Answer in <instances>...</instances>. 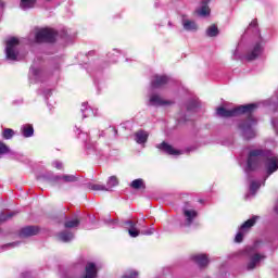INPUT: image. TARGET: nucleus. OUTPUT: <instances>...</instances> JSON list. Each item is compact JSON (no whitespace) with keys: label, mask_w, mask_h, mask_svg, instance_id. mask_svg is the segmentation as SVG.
<instances>
[{"label":"nucleus","mask_w":278,"mask_h":278,"mask_svg":"<svg viewBox=\"0 0 278 278\" xmlns=\"http://www.w3.org/2000/svg\"><path fill=\"white\" fill-rule=\"evenodd\" d=\"M122 278H138V271L130 270L126 275H124Z\"/></svg>","instance_id":"33"},{"label":"nucleus","mask_w":278,"mask_h":278,"mask_svg":"<svg viewBox=\"0 0 278 278\" xmlns=\"http://www.w3.org/2000/svg\"><path fill=\"white\" fill-rule=\"evenodd\" d=\"M85 278H97V265L94 263H88L86 265Z\"/></svg>","instance_id":"14"},{"label":"nucleus","mask_w":278,"mask_h":278,"mask_svg":"<svg viewBox=\"0 0 278 278\" xmlns=\"http://www.w3.org/2000/svg\"><path fill=\"white\" fill-rule=\"evenodd\" d=\"M265 168L267 170V175H273V173H276V170H278V157L269 154L265 160Z\"/></svg>","instance_id":"7"},{"label":"nucleus","mask_w":278,"mask_h":278,"mask_svg":"<svg viewBox=\"0 0 278 278\" xmlns=\"http://www.w3.org/2000/svg\"><path fill=\"white\" fill-rule=\"evenodd\" d=\"M4 153H10V148L0 141V155H4Z\"/></svg>","instance_id":"32"},{"label":"nucleus","mask_w":278,"mask_h":278,"mask_svg":"<svg viewBox=\"0 0 278 278\" xmlns=\"http://www.w3.org/2000/svg\"><path fill=\"white\" fill-rule=\"evenodd\" d=\"M74 236L72 235V232H60L59 233V240H61V242H71V240H73Z\"/></svg>","instance_id":"26"},{"label":"nucleus","mask_w":278,"mask_h":278,"mask_svg":"<svg viewBox=\"0 0 278 278\" xmlns=\"http://www.w3.org/2000/svg\"><path fill=\"white\" fill-rule=\"evenodd\" d=\"M264 162L262 150L251 151L248 159V170H255Z\"/></svg>","instance_id":"3"},{"label":"nucleus","mask_w":278,"mask_h":278,"mask_svg":"<svg viewBox=\"0 0 278 278\" xmlns=\"http://www.w3.org/2000/svg\"><path fill=\"white\" fill-rule=\"evenodd\" d=\"M193 262L195 264H199L201 267L207 266L210 264V260L207 258V255L205 254H197L192 256Z\"/></svg>","instance_id":"13"},{"label":"nucleus","mask_w":278,"mask_h":278,"mask_svg":"<svg viewBox=\"0 0 278 278\" xmlns=\"http://www.w3.org/2000/svg\"><path fill=\"white\" fill-rule=\"evenodd\" d=\"M126 225H128V233L130 238H138V236H140V230L136 228V223L128 220L126 222Z\"/></svg>","instance_id":"16"},{"label":"nucleus","mask_w":278,"mask_h":278,"mask_svg":"<svg viewBox=\"0 0 278 278\" xmlns=\"http://www.w3.org/2000/svg\"><path fill=\"white\" fill-rule=\"evenodd\" d=\"M53 166H54V167H56V168H58V170H62V168H63L62 163H61V162H59V161L53 162Z\"/></svg>","instance_id":"35"},{"label":"nucleus","mask_w":278,"mask_h":278,"mask_svg":"<svg viewBox=\"0 0 278 278\" xmlns=\"http://www.w3.org/2000/svg\"><path fill=\"white\" fill-rule=\"evenodd\" d=\"M12 216H16V213L11 212V213H8V214H4V213L0 214V225L2 223H5V220H10V218H12Z\"/></svg>","instance_id":"30"},{"label":"nucleus","mask_w":278,"mask_h":278,"mask_svg":"<svg viewBox=\"0 0 278 278\" xmlns=\"http://www.w3.org/2000/svg\"><path fill=\"white\" fill-rule=\"evenodd\" d=\"M182 27L187 31H197V29H199V26H197V23H194V21L187 18L182 20Z\"/></svg>","instance_id":"15"},{"label":"nucleus","mask_w":278,"mask_h":278,"mask_svg":"<svg viewBox=\"0 0 278 278\" xmlns=\"http://www.w3.org/2000/svg\"><path fill=\"white\" fill-rule=\"evenodd\" d=\"M168 84V77L166 76H154L152 80V88H162V86Z\"/></svg>","instance_id":"11"},{"label":"nucleus","mask_w":278,"mask_h":278,"mask_svg":"<svg viewBox=\"0 0 278 278\" xmlns=\"http://www.w3.org/2000/svg\"><path fill=\"white\" fill-rule=\"evenodd\" d=\"M257 121L250 116L245 123L240 125V129L243 134V138L245 140H251V138H255V130H253V125H256Z\"/></svg>","instance_id":"4"},{"label":"nucleus","mask_w":278,"mask_h":278,"mask_svg":"<svg viewBox=\"0 0 278 278\" xmlns=\"http://www.w3.org/2000/svg\"><path fill=\"white\" fill-rule=\"evenodd\" d=\"M257 26V20H254L251 22L250 27H256Z\"/></svg>","instance_id":"37"},{"label":"nucleus","mask_w":278,"mask_h":278,"mask_svg":"<svg viewBox=\"0 0 278 278\" xmlns=\"http://www.w3.org/2000/svg\"><path fill=\"white\" fill-rule=\"evenodd\" d=\"M184 214L187 218L188 225H191L192 220H194V218H197V211H194V210H185Z\"/></svg>","instance_id":"23"},{"label":"nucleus","mask_w":278,"mask_h":278,"mask_svg":"<svg viewBox=\"0 0 278 278\" xmlns=\"http://www.w3.org/2000/svg\"><path fill=\"white\" fill-rule=\"evenodd\" d=\"M36 5V0H21L20 7L22 10H29Z\"/></svg>","instance_id":"24"},{"label":"nucleus","mask_w":278,"mask_h":278,"mask_svg":"<svg viewBox=\"0 0 278 278\" xmlns=\"http://www.w3.org/2000/svg\"><path fill=\"white\" fill-rule=\"evenodd\" d=\"M64 227L66 229H75V227H79V219L78 218L70 219L65 222Z\"/></svg>","instance_id":"27"},{"label":"nucleus","mask_w":278,"mask_h":278,"mask_svg":"<svg viewBox=\"0 0 278 278\" xmlns=\"http://www.w3.org/2000/svg\"><path fill=\"white\" fill-rule=\"evenodd\" d=\"M275 211H276L277 214H278V202H277V204H276V206H275Z\"/></svg>","instance_id":"38"},{"label":"nucleus","mask_w":278,"mask_h":278,"mask_svg":"<svg viewBox=\"0 0 278 278\" xmlns=\"http://www.w3.org/2000/svg\"><path fill=\"white\" fill-rule=\"evenodd\" d=\"M157 149H160L161 151H164L168 155H181V151L176 150L175 148H173V146H170L166 142L159 144Z\"/></svg>","instance_id":"10"},{"label":"nucleus","mask_w":278,"mask_h":278,"mask_svg":"<svg viewBox=\"0 0 278 278\" xmlns=\"http://www.w3.org/2000/svg\"><path fill=\"white\" fill-rule=\"evenodd\" d=\"M207 3H210V0L202 1V7L200 10H198L199 16H208L210 7H207Z\"/></svg>","instance_id":"21"},{"label":"nucleus","mask_w":278,"mask_h":278,"mask_svg":"<svg viewBox=\"0 0 278 278\" xmlns=\"http://www.w3.org/2000/svg\"><path fill=\"white\" fill-rule=\"evenodd\" d=\"M2 136L5 140H10L14 136V130H12L11 128H7L3 130Z\"/></svg>","instance_id":"31"},{"label":"nucleus","mask_w":278,"mask_h":278,"mask_svg":"<svg viewBox=\"0 0 278 278\" xmlns=\"http://www.w3.org/2000/svg\"><path fill=\"white\" fill-rule=\"evenodd\" d=\"M38 231H40V228L38 226H27L22 228L20 232L21 238H29L31 236L38 235Z\"/></svg>","instance_id":"9"},{"label":"nucleus","mask_w":278,"mask_h":278,"mask_svg":"<svg viewBox=\"0 0 278 278\" xmlns=\"http://www.w3.org/2000/svg\"><path fill=\"white\" fill-rule=\"evenodd\" d=\"M12 247H16V243H11Z\"/></svg>","instance_id":"39"},{"label":"nucleus","mask_w":278,"mask_h":278,"mask_svg":"<svg viewBox=\"0 0 278 278\" xmlns=\"http://www.w3.org/2000/svg\"><path fill=\"white\" fill-rule=\"evenodd\" d=\"M217 34H218V27L216 25H211L206 29V36H208L210 38H214V36H216Z\"/></svg>","instance_id":"28"},{"label":"nucleus","mask_w":278,"mask_h":278,"mask_svg":"<svg viewBox=\"0 0 278 278\" xmlns=\"http://www.w3.org/2000/svg\"><path fill=\"white\" fill-rule=\"evenodd\" d=\"M118 186V178L116 176H111L106 181V192L112 191V188Z\"/></svg>","instance_id":"22"},{"label":"nucleus","mask_w":278,"mask_h":278,"mask_svg":"<svg viewBox=\"0 0 278 278\" xmlns=\"http://www.w3.org/2000/svg\"><path fill=\"white\" fill-rule=\"evenodd\" d=\"M24 138H31L34 136V126L26 124L21 128Z\"/></svg>","instance_id":"18"},{"label":"nucleus","mask_w":278,"mask_h":278,"mask_svg":"<svg viewBox=\"0 0 278 278\" xmlns=\"http://www.w3.org/2000/svg\"><path fill=\"white\" fill-rule=\"evenodd\" d=\"M56 34L51 28H42L35 35L36 42H53Z\"/></svg>","instance_id":"5"},{"label":"nucleus","mask_w":278,"mask_h":278,"mask_svg":"<svg viewBox=\"0 0 278 278\" xmlns=\"http://www.w3.org/2000/svg\"><path fill=\"white\" fill-rule=\"evenodd\" d=\"M258 219H260L258 216H253L252 218L248 219L240 227L238 233L236 235L235 242H242V240L244 239V236L247 235L249 229H251V227H253V225H255V223H257Z\"/></svg>","instance_id":"6"},{"label":"nucleus","mask_w":278,"mask_h":278,"mask_svg":"<svg viewBox=\"0 0 278 278\" xmlns=\"http://www.w3.org/2000/svg\"><path fill=\"white\" fill-rule=\"evenodd\" d=\"M142 233H143V236H151L153 233V229L143 231Z\"/></svg>","instance_id":"36"},{"label":"nucleus","mask_w":278,"mask_h":278,"mask_svg":"<svg viewBox=\"0 0 278 278\" xmlns=\"http://www.w3.org/2000/svg\"><path fill=\"white\" fill-rule=\"evenodd\" d=\"M150 105H166V102L160 96L153 94L150 97Z\"/></svg>","instance_id":"25"},{"label":"nucleus","mask_w":278,"mask_h":278,"mask_svg":"<svg viewBox=\"0 0 278 278\" xmlns=\"http://www.w3.org/2000/svg\"><path fill=\"white\" fill-rule=\"evenodd\" d=\"M255 108H257L255 104L241 105L231 110L218 108L216 114L223 118H231V116H240V114H251Z\"/></svg>","instance_id":"1"},{"label":"nucleus","mask_w":278,"mask_h":278,"mask_svg":"<svg viewBox=\"0 0 278 278\" xmlns=\"http://www.w3.org/2000/svg\"><path fill=\"white\" fill-rule=\"evenodd\" d=\"M261 53H262V46L257 43L256 46H254L251 52L248 53L247 60H249L250 62L253 60H256V58H260Z\"/></svg>","instance_id":"12"},{"label":"nucleus","mask_w":278,"mask_h":278,"mask_svg":"<svg viewBox=\"0 0 278 278\" xmlns=\"http://www.w3.org/2000/svg\"><path fill=\"white\" fill-rule=\"evenodd\" d=\"M5 45L7 60H11L12 62L18 61V45H21L18 38L11 37L7 40Z\"/></svg>","instance_id":"2"},{"label":"nucleus","mask_w":278,"mask_h":278,"mask_svg":"<svg viewBox=\"0 0 278 278\" xmlns=\"http://www.w3.org/2000/svg\"><path fill=\"white\" fill-rule=\"evenodd\" d=\"M260 189V182L257 181H252L251 185H250V190L251 192H255Z\"/></svg>","instance_id":"34"},{"label":"nucleus","mask_w":278,"mask_h":278,"mask_svg":"<svg viewBox=\"0 0 278 278\" xmlns=\"http://www.w3.org/2000/svg\"><path fill=\"white\" fill-rule=\"evenodd\" d=\"M130 188H132L134 190H144V188H147V186L144 185V180L141 178L135 179L131 181L130 184Z\"/></svg>","instance_id":"20"},{"label":"nucleus","mask_w":278,"mask_h":278,"mask_svg":"<svg viewBox=\"0 0 278 278\" xmlns=\"http://www.w3.org/2000/svg\"><path fill=\"white\" fill-rule=\"evenodd\" d=\"M56 181H63V184H73L77 181V177L74 175L58 176Z\"/></svg>","instance_id":"19"},{"label":"nucleus","mask_w":278,"mask_h":278,"mask_svg":"<svg viewBox=\"0 0 278 278\" xmlns=\"http://www.w3.org/2000/svg\"><path fill=\"white\" fill-rule=\"evenodd\" d=\"M135 136H136L135 140L138 144H144V142H147L149 138V134H147V131H143V130L136 132Z\"/></svg>","instance_id":"17"},{"label":"nucleus","mask_w":278,"mask_h":278,"mask_svg":"<svg viewBox=\"0 0 278 278\" xmlns=\"http://www.w3.org/2000/svg\"><path fill=\"white\" fill-rule=\"evenodd\" d=\"M266 260V255L255 253L250 257V261L247 265L248 270H253L255 267L260 266V262Z\"/></svg>","instance_id":"8"},{"label":"nucleus","mask_w":278,"mask_h":278,"mask_svg":"<svg viewBox=\"0 0 278 278\" xmlns=\"http://www.w3.org/2000/svg\"><path fill=\"white\" fill-rule=\"evenodd\" d=\"M87 188H89V190H97V191L101 190V191L108 192L106 187L103 185L88 184Z\"/></svg>","instance_id":"29"}]
</instances>
